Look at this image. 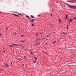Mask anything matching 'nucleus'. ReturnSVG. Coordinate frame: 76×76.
Instances as JSON below:
<instances>
[{"mask_svg": "<svg viewBox=\"0 0 76 76\" xmlns=\"http://www.w3.org/2000/svg\"><path fill=\"white\" fill-rule=\"evenodd\" d=\"M4 66L5 67H9V64H5Z\"/></svg>", "mask_w": 76, "mask_h": 76, "instance_id": "obj_1", "label": "nucleus"}, {"mask_svg": "<svg viewBox=\"0 0 76 76\" xmlns=\"http://www.w3.org/2000/svg\"><path fill=\"white\" fill-rule=\"evenodd\" d=\"M73 20V19L71 18L70 19H70H68V21H69V23H70V22H72Z\"/></svg>", "mask_w": 76, "mask_h": 76, "instance_id": "obj_2", "label": "nucleus"}, {"mask_svg": "<svg viewBox=\"0 0 76 76\" xmlns=\"http://www.w3.org/2000/svg\"><path fill=\"white\" fill-rule=\"evenodd\" d=\"M72 6L70 7V8L72 9H74V8H76V6L74 5H72Z\"/></svg>", "mask_w": 76, "mask_h": 76, "instance_id": "obj_3", "label": "nucleus"}, {"mask_svg": "<svg viewBox=\"0 0 76 76\" xmlns=\"http://www.w3.org/2000/svg\"><path fill=\"white\" fill-rule=\"evenodd\" d=\"M67 2H68L69 3H75V1H67Z\"/></svg>", "mask_w": 76, "mask_h": 76, "instance_id": "obj_4", "label": "nucleus"}, {"mask_svg": "<svg viewBox=\"0 0 76 76\" xmlns=\"http://www.w3.org/2000/svg\"><path fill=\"white\" fill-rule=\"evenodd\" d=\"M13 45H14V46H18V44H13Z\"/></svg>", "mask_w": 76, "mask_h": 76, "instance_id": "obj_5", "label": "nucleus"}, {"mask_svg": "<svg viewBox=\"0 0 76 76\" xmlns=\"http://www.w3.org/2000/svg\"><path fill=\"white\" fill-rule=\"evenodd\" d=\"M34 58H35V61H37V60L38 59V58H37V57H34Z\"/></svg>", "mask_w": 76, "mask_h": 76, "instance_id": "obj_6", "label": "nucleus"}, {"mask_svg": "<svg viewBox=\"0 0 76 76\" xmlns=\"http://www.w3.org/2000/svg\"><path fill=\"white\" fill-rule=\"evenodd\" d=\"M59 22H60V23H61V22H62V21L61 20V19H59Z\"/></svg>", "mask_w": 76, "mask_h": 76, "instance_id": "obj_7", "label": "nucleus"}, {"mask_svg": "<svg viewBox=\"0 0 76 76\" xmlns=\"http://www.w3.org/2000/svg\"><path fill=\"white\" fill-rule=\"evenodd\" d=\"M9 47H13L14 46L13 45V44L12 45H9Z\"/></svg>", "mask_w": 76, "mask_h": 76, "instance_id": "obj_8", "label": "nucleus"}, {"mask_svg": "<svg viewBox=\"0 0 76 76\" xmlns=\"http://www.w3.org/2000/svg\"><path fill=\"white\" fill-rule=\"evenodd\" d=\"M13 15H14V16H18V17H19V16L17 15L16 14H13Z\"/></svg>", "mask_w": 76, "mask_h": 76, "instance_id": "obj_9", "label": "nucleus"}, {"mask_svg": "<svg viewBox=\"0 0 76 76\" xmlns=\"http://www.w3.org/2000/svg\"><path fill=\"white\" fill-rule=\"evenodd\" d=\"M38 44H39V45H40V42H38L36 44V45H38Z\"/></svg>", "mask_w": 76, "mask_h": 76, "instance_id": "obj_10", "label": "nucleus"}, {"mask_svg": "<svg viewBox=\"0 0 76 76\" xmlns=\"http://www.w3.org/2000/svg\"><path fill=\"white\" fill-rule=\"evenodd\" d=\"M18 60H19L20 61H21V60H22V59L20 58H18Z\"/></svg>", "mask_w": 76, "mask_h": 76, "instance_id": "obj_11", "label": "nucleus"}, {"mask_svg": "<svg viewBox=\"0 0 76 76\" xmlns=\"http://www.w3.org/2000/svg\"><path fill=\"white\" fill-rule=\"evenodd\" d=\"M31 16L32 18H34V17L33 16V15H31Z\"/></svg>", "mask_w": 76, "mask_h": 76, "instance_id": "obj_12", "label": "nucleus"}, {"mask_svg": "<svg viewBox=\"0 0 76 76\" xmlns=\"http://www.w3.org/2000/svg\"><path fill=\"white\" fill-rule=\"evenodd\" d=\"M34 20H35V19H34L32 20H31V22H34Z\"/></svg>", "mask_w": 76, "mask_h": 76, "instance_id": "obj_13", "label": "nucleus"}, {"mask_svg": "<svg viewBox=\"0 0 76 76\" xmlns=\"http://www.w3.org/2000/svg\"><path fill=\"white\" fill-rule=\"evenodd\" d=\"M26 18H28L29 17V16H28L27 15H26Z\"/></svg>", "mask_w": 76, "mask_h": 76, "instance_id": "obj_14", "label": "nucleus"}, {"mask_svg": "<svg viewBox=\"0 0 76 76\" xmlns=\"http://www.w3.org/2000/svg\"><path fill=\"white\" fill-rule=\"evenodd\" d=\"M67 16H68L67 15H66V17L67 19H68V18H67Z\"/></svg>", "mask_w": 76, "mask_h": 76, "instance_id": "obj_15", "label": "nucleus"}, {"mask_svg": "<svg viewBox=\"0 0 76 76\" xmlns=\"http://www.w3.org/2000/svg\"><path fill=\"white\" fill-rule=\"evenodd\" d=\"M25 40H22L21 41V42H25Z\"/></svg>", "mask_w": 76, "mask_h": 76, "instance_id": "obj_16", "label": "nucleus"}, {"mask_svg": "<svg viewBox=\"0 0 76 76\" xmlns=\"http://www.w3.org/2000/svg\"><path fill=\"white\" fill-rule=\"evenodd\" d=\"M45 39V38L43 37L41 39V40H42V39Z\"/></svg>", "mask_w": 76, "mask_h": 76, "instance_id": "obj_17", "label": "nucleus"}, {"mask_svg": "<svg viewBox=\"0 0 76 76\" xmlns=\"http://www.w3.org/2000/svg\"><path fill=\"white\" fill-rule=\"evenodd\" d=\"M22 66V67H23V66H24V64H22V66Z\"/></svg>", "mask_w": 76, "mask_h": 76, "instance_id": "obj_18", "label": "nucleus"}, {"mask_svg": "<svg viewBox=\"0 0 76 76\" xmlns=\"http://www.w3.org/2000/svg\"><path fill=\"white\" fill-rule=\"evenodd\" d=\"M21 37H24V35H21Z\"/></svg>", "mask_w": 76, "mask_h": 76, "instance_id": "obj_19", "label": "nucleus"}, {"mask_svg": "<svg viewBox=\"0 0 76 76\" xmlns=\"http://www.w3.org/2000/svg\"><path fill=\"white\" fill-rule=\"evenodd\" d=\"M44 53H45V54H47V53L45 52H44Z\"/></svg>", "mask_w": 76, "mask_h": 76, "instance_id": "obj_20", "label": "nucleus"}, {"mask_svg": "<svg viewBox=\"0 0 76 76\" xmlns=\"http://www.w3.org/2000/svg\"><path fill=\"white\" fill-rule=\"evenodd\" d=\"M67 32H66L65 34V35H67Z\"/></svg>", "mask_w": 76, "mask_h": 76, "instance_id": "obj_21", "label": "nucleus"}, {"mask_svg": "<svg viewBox=\"0 0 76 76\" xmlns=\"http://www.w3.org/2000/svg\"><path fill=\"white\" fill-rule=\"evenodd\" d=\"M53 42L54 44H55L56 43V41H54Z\"/></svg>", "mask_w": 76, "mask_h": 76, "instance_id": "obj_22", "label": "nucleus"}, {"mask_svg": "<svg viewBox=\"0 0 76 76\" xmlns=\"http://www.w3.org/2000/svg\"><path fill=\"white\" fill-rule=\"evenodd\" d=\"M66 28L67 29V30H68V25H67V27Z\"/></svg>", "mask_w": 76, "mask_h": 76, "instance_id": "obj_23", "label": "nucleus"}, {"mask_svg": "<svg viewBox=\"0 0 76 76\" xmlns=\"http://www.w3.org/2000/svg\"><path fill=\"white\" fill-rule=\"evenodd\" d=\"M73 1H75V2H76V0H73Z\"/></svg>", "mask_w": 76, "mask_h": 76, "instance_id": "obj_24", "label": "nucleus"}, {"mask_svg": "<svg viewBox=\"0 0 76 76\" xmlns=\"http://www.w3.org/2000/svg\"><path fill=\"white\" fill-rule=\"evenodd\" d=\"M32 26H34V24H32Z\"/></svg>", "mask_w": 76, "mask_h": 76, "instance_id": "obj_25", "label": "nucleus"}, {"mask_svg": "<svg viewBox=\"0 0 76 76\" xmlns=\"http://www.w3.org/2000/svg\"><path fill=\"white\" fill-rule=\"evenodd\" d=\"M36 35H37L36 36H37H37L38 35V33H37Z\"/></svg>", "mask_w": 76, "mask_h": 76, "instance_id": "obj_26", "label": "nucleus"}, {"mask_svg": "<svg viewBox=\"0 0 76 76\" xmlns=\"http://www.w3.org/2000/svg\"><path fill=\"white\" fill-rule=\"evenodd\" d=\"M37 39V41H38V40H39V39Z\"/></svg>", "mask_w": 76, "mask_h": 76, "instance_id": "obj_27", "label": "nucleus"}, {"mask_svg": "<svg viewBox=\"0 0 76 76\" xmlns=\"http://www.w3.org/2000/svg\"><path fill=\"white\" fill-rule=\"evenodd\" d=\"M23 57H24V58H26V57H25V56H23Z\"/></svg>", "mask_w": 76, "mask_h": 76, "instance_id": "obj_28", "label": "nucleus"}, {"mask_svg": "<svg viewBox=\"0 0 76 76\" xmlns=\"http://www.w3.org/2000/svg\"><path fill=\"white\" fill-rule=\"evenodd\" d=\"M19 15H21V16H22V14H21V13L19 14Z\"/></svg>", "mask_w": 76, "mask_h": 76, "instance_id": "obj_29", "label": "nucleus"}, {"mask_svg": "<svg viewBox=\"0 0 76 76\" xmlns=\"http://www.w3.org/2000/svg\"><path fill=\"white\" fill-rule=\"evenodd\" d=\"M74 19H76V17H74Z\"/></svg>", "mask_w": 76, "mask_h": 76, "instance_id": "obj_30", "label": "nucleus"}, {"mask_svg": "<svg viewBox=\"0 0 76 76\" xmlns=\"http://www.w3.org/2000/svg\"><path fill=\"white\" fill-rule=\"evenodd\" d=\"M1 35H2L1 34V33H0V36H1Z\"/></svg>", "mask_w": 76, "mask_h": 76, "instance_id": "obj_31", "label": "nucleus"}, {"mask_svg": "<svg viewBox=\"0 0 76 76\" xmlns=\"http://www.w3.org/2000/svg\"><path fill=\"white\" fill-rule=\"evenodd\" d=\"M31 58V57H30V58H29V60H31V59H30Z\"/></svg>", "mask_w": 76, "mask_h": 76, "instance_id": "obj_32", "label": "nucleus"}, {"mask_svg": "<svg viewBox=\"0 0 76 76\" xmlns=\"http://www.w3.org/2000/svg\"><path fill=\"white\" fill-rule=\"evenodd\" d=\"M63 34H65V32H64Z\"/></svg>", "mask_w": 76, "mask_h": 76, "instance_id": "obj_33", "label": "nucleus"}, {"mask_svg": "<svg viewBox=\"0 0 76 76\" xmlns=\"http://www.w3.org/2000/svg\"><path fill=\"white\" fill-rule=\"evenodd\" d=\"M19 46H22V45H19Z\"/></svg>", "mask_w": 76, "mask_h": 76, "instance_id": "obj_34", "label": "nucleus"}, {"mask_svg": "<svg viewBox=\"0 0 76 76\" xmlns=\"http://www.w3.org/2000/svg\"><path fill=\"white\" fill-rule=\"evenodd\" d=\"M36 61H35V62H34V63H36Z\"/></svg>", "mask_w": 76, "mask_h": 76, "instance_id": "obj_35", "label": "nucleus"}, {"mask_svg": "<svg viewBox=\"0 0 76 76\" xmlns=\"http://www.w3.org/2000/svg\"><path fill=\"white\" fill-rule=\"evenodd\" d=\"M6 30H7V27H6Z\"/></svg>", "mask_w": 76, "mask_h": 76, "instance_id": "obj_36", "label": "nucleus"}, {"mask_svg": "<svg viewBox=\"0 0 76 76\" xmlns=\"http://www.w3.org/2000/svg\"><path fill=\"white\" fill-rule=\"evenodd\" d=\"M50 25H52V24H51V23H50Z\"/></svg>", "mask_w": 76, "mask_h": 76, "instance_id": "obj_37", "label": "nucleus"}, {"mask_svg": "<svg viewBox=\"0 0 76 76\" xmlns=\"http://www.w3.org/2000/svg\"><path fill=\"white\" fill-rule=\"evenodd\" d=\"M49 36V35H47V37H48Z\"/></svg>", "mask_w": 76, "mask_h": 76, "instance_id": "obj_38", "label": "nucleus"}, {"mask_svg": "<svg viewBox=\"0 0 76 76\" xmlns=\"http://www.w3.org/2000/svg\"><path fill=\"white\" fill-rule=\"evenodd\" d=\"M69 7H71V6H69Z\"/></svg>", "mask_w": 76, "mask_h": 76, "instance_id": "obj_39", "label": "nucleus"}, {"mask_svg": "<svg viewBox=\"0 0 76 76\" xmlns=\"http://www.w3.org/2000/svg\"><path fill=\"white\" fill-rule=\"evenodd\" d=\"M16 34H16V33H15V35H16Z\"/></svg>", "mask_w": 76, "mask_h": 76, "instance_id": "obj_40", "label": "nucleus"}, {"mask_svg": "<svg viewBox=\"0 0 76 76\" xmlns=\"http://www.w3.org/2000/svg\"><path fill=\"white\" fill-rule=\"evenodd\" d=\"M53 33H54V34H55V33H56V32H54Z\"/></svg>", "mask_w": 76, "mask_h": 76, "instance_id": "obj_41", "label": "nucleus"}, {"mask_svg": "<svg viewBox=\"0 0 76 76\" xmlns=\"http://www.w3.org/2000/svg\"><path fill=\"white\" fill-rule=\"evenodd\" d=\"M1 13V12L0 11V13Z\"/></svg>", "mask_w": 76, "mask_h": 76, "instance_id": "obj_42", "label": "nucleus"}, {"mask_svg": "<svg viewBox=\"0 0 76 76\" xmlns=\"http://www.w3.org/2000/svg\"><path fill=\"white\" fill-rule=\"evenodd\" d=\"M40 15H38V16H40Z\"/></svg>", "mask_w": 76, "mask_h": 76, "instance_id": "obj_43", "label": "nucleus"}, {"mask_svg": "<svg viewBox=\"0 0 76 76\" xmlns=\"http://www.w3.org/2000/svg\"><path fill=\"white\" fill-rule=\"evenodd\" d=\"M50 33L49 34V35H50Z\"/></svg>", "mask_w": 76, "mask_h": 76, "instance_id": "obj_44", "label": "nucleus"}, {"mask_svg": "<svg viewBox=\"0 0 76 76\" xmlns=\"http://www.w3.org/2000/svg\"><path fill=\"white\" fill-rule=\"evenodd\" d=\"M3 52H4H4H5V51H4Z\"/></svg>", "mask_w": 76, "mask_h": 76, "instance_id": "obj_45", "label": "nucleus"}, {"mask_svg": "<svg viewBox=\"0 0 76 76\" xmlns=\"http://www.w3.org/2000/svg\"><path fill=\"white\" fill-rule=\"evenodd\" d=\"M46 44H47L48 43H46Z\"/></svg>", "mask_w": 76, "mask_h": 76, "instance_id": "obj_46", "label": "nucleus"}, {"mask_svg": "<svg viewBox=\"0 0 76 76\" xmlns=\"http://www.w3.org/2000/svg\"><path fill=\"white\" fill-rule=\"evenodd\" d=\"M50 15H51L52 16H53V15H52V14H51Z\"/></svg>", "mask_w": 76, "mask_h": 76, "instance_id": "obj_47", "label": "nucleus"}, {"mask_svg": "<svg viewBox=\"0 0 76 76\" xmlns=\"http://www.w3.org/2000/svg\"><path fill=\"white\" fill-rule=\"evenodd\" d=\"M30 21H31V20H30Z\"/></svg>", "mask_w": 76, "mask_h": 76, "instance_id": "obj_48", "label": "nucleus"}, {"mask_svg": "<svg viewBox=\"0 0 76 76\" xmlns=\"http://www.w3.org/2000/svg\"><path fill=\"white\" fill-rule=\"evenodd\" d=\"M48 40V39H46V41H47Z\"/></svg>", "mask_w": 76, "mask_h": 76, "instance_id": "obj_49", "label": "nucleus"}, {"mask_svg": "<svg viewBox=\"0 0 76 76\" xmlns=\"http://www.w3.org/2000/svg\"><path fill=\"white\" fill-rule=\"evenodd\" d=\"M12 64V63H11V64Z\"/></svg>", "mask_w": 76, "mask_h": 76, "instance_id": "obj_50", "label": "nucleus"}, {"mask_svg": "<svg viewBox=\"0 0 76 76\" xmlns=\"http://www.w3.org/2000/svg\"><path fill=\"white\" fill-rule=\"evenodd\" d=\"M52 26H53V25H52Z\"/></svg>", "mask_w": 76, "mask_h": 76, "instance_id": "obj_51", "label": "nucleus"}, {"mask_svg": "<svg viewBox=\"0 0 76 76\" xmlns=\"http://www.w3.org/2000/svg\"><path fill=\"white\" fill-rule=\"evenodd\" d=\"M25 50V51H26V50Z\"/></svg>", "mask_w": 76, "mask_h": 76, "instance_id": "obj_52", "label": "nucleus"}, {"mask_svg": "<svg viewBox=\"0 0 76 76\" xmlns=\"http://www.w3.org/2000/svg\"><path fill=\"white\" fill-rule=\"evenodd\" d=\"M4 40H6V39H4Z\"/></svg>", "mask_w": 76, "mask_h": 76, "instance_id": "obj_53", "label": "nucleus"}, {"mask_svg": "<svg viewBox=\"0 0 76 76\" xmlns=\"http://www.w3.org/2000/svg\"><path fill=\"white\" fill-rule=\"evenodd\" d=\"M40 34H41V33Z\"/></svg>", "mask_w": 76, "mask_h": 76, "instance_id": "obj_54", "label": "nucleus"}, {"mask_svg": "<svg viewBox=\"0 0 76 76\" xmlns=\"http://www.w3.org/2000/svg\"><path fill=\"white\" fill-rule=\"evenodd\" d=\"M43 31H44V30H43Z\"/></svg>", "mask_w": 76, "mask_h": 76, "instance_id": "obj_55", "label": "nucleus"}]
</instances>
